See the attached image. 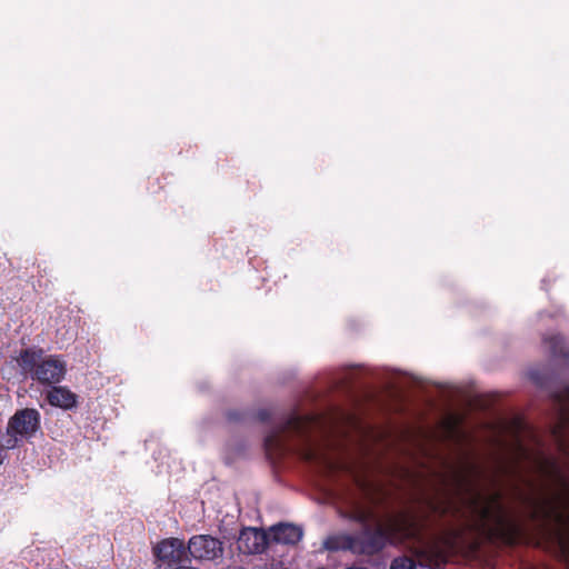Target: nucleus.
<instances>
[{
	"label": "nucleus",
	"mask_w": 569,
	"mask_h": 569,
	"mask_svg": "<svg viewBox=\"0 0 569 569\" xmlns=\"http://www.w3.org/2000/svg\"><path fill=\"white\" fill-rule=\"evenodd\" d=\"M417 535V522L410 512H401L389 519L388 525L362 529L360 532L338 533L323 541L328 551H350L358 556L372 557L380 553L387 546L397 545L412 539Z\"/></svg>",
	"instance_id": "1"
},
{
	"label": "nucleus",
	"mask_w": 569,
	"mask_h": 569,
	"mask_svg": "<svg viewBox=\"0 0 569 569\" xmlns=\"http://www.w3.org/2000/svg\"><path fill=\"white\" fill-rule=\"evenodd\" d=\"M17 362L23 375L43 386L60 383L67 373V363L61 356H44L42 349H22Z\"/></svg>",
	"instance_id": "2"
},
{
	"label": "nucleus",
	"mask_w": 569,
	"mask_h": 569,
	"mask_svg": "<svg viewBox=\"0 0 569 569\" xmlns=\"http://www.w3.org/2000/svg\"><path fill=\"white\" fill-rule=\"evenodd\" d=\"M315 422L316 417L313 416H302L297 412L288 415L283 422L264 437L263 447L267 455L282 457L290 452L288 433L298 436L309 443L310 429Z\"/></svg>",
	"instance_id": "3"
},
{
	"label": "nucleus",
	"mask_w": 569,
	"mask_h": 569,
	"mask_svg": "<svg viewBox=\"0 0 569 569\" xmlns=\"http://www.w3.org/2000/svg\"><path fill=\"white\" fill-rule=\"evenodd\" d=\"M527 500L535 506L531 512L532 520H542L545 522L553 520L559 526L556 531L558 547L562 559L569 563V517L557 510L549 500L542 502L532 499Z\"/></svg>",
	"instance_id": "4"
},
{
	"label": "nucleus",
	"mask_w": 569,
	"mask_h": 569,
	"mask_svg": "<svg viewBox=\"0 0 569 569\" xmlns=\"http://www.w3.org/2000/svg\"><path fill=\"white\" fill-rule=\"evenodd\" d=\"M499 499V495L493 498L498 512L495 517L496 525L488 528L487 535L490 540H498L505 546L515 547L521 541L523 529L520 523L506 517Z\"/></svg>",
	"instance_id": "5"
},
{
	"label": "nucleus",
	"mask_w": 569,
	"mask_h": 569,
	"mask_svg": "<svg viewBox=\"0 0 569 569\" xmlns=\"http://www.w3.org/2000/svg\"><path fill=\"white\" fill-rule=\"evenodd\" d=\"M41 429V415L34 408H23L14 412L9 419L7 432L9 437L7 439H13L18 441V437L22 439H30Z\"/></svg>",
	"instance_id": "6"
},
{
	"label": "nucleus",
	"mask_w": 569,
	"mask_h": 569,
	"mask_svg": "<svg viewBox=\"0 0 569 569\" xmlns=\"http://www.w3.org/2000/svg\"><path fill=\"white\" fill-rule=\"evenodd\" d=\"M153 555L159 561L170 567L191 562L188 545H186L182 539L174 537L160 540L153 547Z\"/></svg>",
	"instance_id": "7"
},
{
	"label": "nucleus",
	"mask_w": 569,
	"mask_h": 569,
	"mask_svg": "<svg viewBox=\"0 0 569 569\" xmlns=\"http://www.w3.org/2000/svg\"><path fill=\"white\" fill-rule=\"evenodd\" d=\"M550 397L558 419L552 433L559 446L565 450L567 448L566 431L569 429V385L561 390L552 391Z\"/></svg>",
	"instance_id": "8"
},
{
	"label": "nucleus",
	"mask_w": 569,
	"mask_h": 569,
	"mask_svg": "<svg viewBox=\"0 0 569 569\" xmlns=\"http://www.w3.org/2000/svg\"><path fill=\"white\" fill-rule=\"evenodd\" d=\"M190 559L214 560L222 556V542L210 535H196L188 541Z\"/></svg>",
	"instance_id": "9"
},
{
	"label": "nucleus",
	"mask_w": 569,
	"mask_h": 569,
	"mask_svg": "<svg viewBox=\"0 0 569 569\" xmlns=\"http://www.w3.org/2000/svg\"><path fill=\"white\" fill-rule=\"evenodd\" d=\"M269 537L262 529L243 528L238 537V548L247 555L261 553L268 547Z\"/></svg>",
	"instance_id": "10"
},
{
	"label": "nucleus",
	"mask_w": 569,
	"mask_h": 569,
	"mask_svg": "<svg viewBox=\"0 0 569 569\" xmlns=\"http://www.w3.org/2000/svg\"><path fill=\"white\" fill-rule=\"evenodd\" d=\"M401 512L402 511H399V512L393 513V515H389L387 517V522L382 523L379 520V517H378V513H377V510H376L375 506L357 502L352 507V509H351L350 519L356 521V522H358V523H360L362 526V529H367V528H375L378 525H385L386 526V525L389 523V519L391 517H396V516H398Z\"/></svg>",
	"instance_id": "11"
},
{
	"label": "nucleus",
	"mask_w": 569,
	"mask_h": 569,
	"mask_svg": "<svg viewBox=\"0 0 569 569\" xmlns=\"http://www.w3.org/2000/svg\"><path fill=\"white\" fill-rule=\"evenodd\" d=\"M50 387L44 393V398L50 406L63 410H70L77 406L78 396L70 389L56 385Z\"/></svg>",
	"instance_id": "12"
},
{
	"label": "nucleus",
	"mask_w": 569,
	"mask_h": 569,
	"mask_svg": "<svg viewBox=\"0 0 569 569\" xmlns=\"http://www.w3.org/2000/svg\"><path fill=\"white\" fill-rule=\"evenodd\" d=\"M271 538L274 542L284 545L298 543L302 536V528L292 523H278L270 528Z\"/></svg>",
	"instance_id": "13"
},
{
	"label": "nucleus",
	"mask_w": 569,
	"mask_h": 569,
	"mask_svg": "<svg viewBox=\"0 0 569 569\" xmlns=\"http://www.w3.org/2000/svg\"><path fill=\"white\" fill-rule=\"evenodd\" d=\"M543 342L548 346L549 353L553 360L569 361V348L562 336H548L543 339Z\"/></svg>",
	"instance_id": "14"
},
{
	"label": "nucleus",
	"mask_w": 569,
	"mask_h": 569,
	"mask_svg": "<svg viewBox=\"0 0 569 569\" xmlns=\"http://www.w3.org/2000/svg\"><path fill=\"white\" fill-rule=\"evenodd\" d=\"M548 475L555 479L557 485L561 489V493L558 496L559 499L563 500L569 506V479L562 473L557 462L553 460H547Z\"/></svg>",
	"instance_id": "15"
},
{
	"label": "nucleus",
	"mask_w": 569,
	"mask_h": 569,
	"mask_svg": "<svg viewBox=\"0 0 569 569\" xmlns=\"http://www.w3.org/2000/svg\"><path fill=\"white\" fill-rule=\"evenodd\" d=\"M529 379L539 388H548L550 383V373L546 369H531L528 372Z\"/></svg>",
	"instance_id": "16"
},
{
	"label": "nucleus",
	"mask_w": 569,
	"mask_h": 569,
	"mask_svg": "<svg viewBox=\"0 0 569 569\" xmlns=\"http://www.w3.org/2000/svg\"><path fill=\"white\" fill-rule=\"evenodd\" d=\"M390 569H417V563L413 558L402 556L392 560Z\"/></svg>",
	"instance_id": "17"
},
{
	"label": "nucleus",
	"mask_w": 569,
	"mask_h": 569,
	"mask_svg": "<svg viewBox=\"0 0 569 569\" xmlns=\"http://www.w3.org/2000/svg\"><path fill=\"white\" fill-rule=\"evenodd\" d=\"M226 417L231 422H239L246 419V412L236 409L229 410L227 411Z\"/></svg>",
	"instance_id": "18"
},
{
	"label": "nucleus",
	"mask_w": 569,
	"mask_h": 569,
	"mask_svg": "<svg viewBox=\"0 0 569 569\" xmlns=\"http://www.w3.org/2000/svg\"><path fill=\"white\" fill-rule=\"evenodd\" d=\"M16 447V440L13 439H7L3 443L0 442V465L3 462L6 458V451L8 449Z\"/></svg>",
	"instance_id": "19"
},
{
	"label": "nucleus",
	"mask_w": 569,
	"mask_h": 569,
	"mask_svg": "<svg viewBox=\"0 0 569 569\" xmlns=\"http://www.w3.org/2000/svg\"><path fill=\"white\" fill-rule=\"evenodd\" d=\"M480 519L486 522L493 518V512L489 506H485L478 509Z\"/></svg>",
	"instance_id": "20"
},
{
	"label": "nucleus",
	"mask_w": 569,
	"mask_h": 569,
	"mask_svg": "<svg viewBox=\"0 0 569 569\" xmlns=\"http://www.w3.org/2000/svg\"><path fill=\"white\" fill-rule=\"evenodd\" d=\"M256 418L261 422H267L271 418V413L267 409H261L257 412Z\"/></svg>",
	"instance_id": "21"
},
{
	"label": "nucleus",
	"mask_w": 569,
	"mask_h": 569,
	"mask_svg": "<svg viewBox=\"0 0 569 569\" xmlns=\"http://www.w3.org/2000/svg\"><path fill=\"white\" fill-rule=\"evenodd\" d=\"M430 508L432 509V511L440 513V516H446L449 510V508L447 506H440L435 502L430 503Z\"/></svg>",
	"instance_id": "22"
},
{
	"label": "nucleus",
	"mask_w": 569,
	"mask_h": 569,
	"mask_svg": "<svg viewBox=\"0 0 569 569\" xmlns=\"http://www.w3.org/2000/svg\"><path fill=\"white\" fill-rule=\"evenodd\" d=\"M303 455H305V459L308 460V461L313 460L315 456H316V453L311 449H307Z\"/></svg>",
	"instance_id": "23"
},
{
	"label": "nucleus",
	"mask_w": 569,
	"mask_h": 569,
	"mask_svg": "<svg viewBox=\"0 0 569 569\" xmlns=\"http://www.w3.org/2000/svg\"><path fill=\"white\" fill-rule=\"evenodd\" d=\"M172 569H197V568L180 563V565H176L174 568H172Z\"/></svg>",
	"instance_id": "24"
},
{
	"label": "nucleus",
	"mask_w": 569,
	"mask_h": 569,
	"mask_svg": "<svg viewBox=\"0 0 569 569\" xmlns=\"http://www.w3.org/2000/svg\"><path fill=\"white\" fill-rule=\"evenodd\" d=\"M472 505H473L476 508H478V499H473V500H472Z\"/></svg>",
	"instance_id": "25"
}]
</instances>
